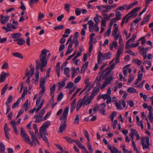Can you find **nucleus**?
<instances>
[{
  "instance_id": "40",
  "label": "nucleus",
  "mask_w": 153,
  "mask_h": 153,
  "mask_svg": "<svg viewBox=\"0 0 153 153\" xmlns=\"http://www.w3.org/2000/svg\"><path fill=\"white\" fill-rule=\"evenodd\" d=\"M74 84L73 82H70L67 84L66 87H65V88H72Z\"/></svg>"
},
{
  "instance_id": "49",
  "label": "nucleus",
  "mask_w": 153,
  "mask_h": 153,
  "mask_svg": "<svg viewBox=\"0 0 153 153\" xmlns=\"http://www.w3.org/2000/svg\"><path fill=\"white\" fill-rule=\"evenodd\" d=\"M123 51V50L122 49H121L120 48H118L116 56H119L120 57V54L122 53Z\"/></svg>"
},
{
  "instance_id": "62",
  "label": "nucleus",
  "mask_w": 153,
  "mask_h": 153,
  "mask_svg": "<svg viewBox=\"0 0 153 153\" xmlns=\"http://www.w3.org/2000/svg\"><path fill=\"white\" fill-rule=\"evenodd\" d=\"M94 20L96 23V24L94 26H96L97 25L98 23V22L100 20V19L97 17H95L94 18Z\"/></svg>"
},
{
  "instance_id": "56",
  "label": "nucleus",
  "mask_w": 153,
  "mask_h": 153,
  "mask_svg": "<svg viewBox=\"0 0 153 153\" xmlns=\"http://www.w3.org/2000/svg\"><path fill=\"white\" fill-rule=\"evenodd\" d=\"M75 13L76 16H78L81 13V11L80 10V8H77L76 9Z\"/></svg>"
},
{
  "instance_id": "47",
  "label": "nucleus",
  "mask_w": 153,
  "mask_h": 153,
  "mask_svg": "<svg viewBox=\"0 0 153 153\" xmlns=\"http://www.w3.org/2000/svg\"><path fill=\"white\" fill-rule=\"evenodd\" d=\"M84 135L86 138L87 139L88 141H89L90 139L89 138V134L87 131L84 130Z\"/></svg>"
},
{
  "instance_id": "16",
  "label": "nucleus",
  "mask_w": 153,
  "mask_h": 153,
  "mask_svg": "<svg viewBox=\"0 0 153 153\" xmlns=\"http://www.w3.org/2000/svg\"><path fill=\"white\" fill-rule=\"evenodd\" d=\"M13 41H17V44L20 45H23L25 42V41L21 38L14 39Z\"/></svg>"
},
{
  "instance_id": "50",
  "label": "nucleus",
  "mask_w": 153,
  "mask_h": 153,
  "mask_svg": "<svg viewBox=\"0 0 153 153\" xmlns=\"http://www.w3.org/2000/svg\"><path fill=\"white\" fill-rule=\"evenodd\" d=\"M118 30V28L117 26H116V27H115L114 30H113V33H112V36H114L117 34V31Z\"/></svg>"
},
{
  "instance_id": "18",
  "label": "nucleus",
  "mask_w": 153,
  "mask_h": 153,
  "mask_svg": "<svg viewBox=\"0 0 153 153\" xmlns=\"http://www.w3.org/2000/svg\"><path fill=\"white\" fill-rule=\"evenodd\" d=\"M12 54L14 57L19 58L21 59H22L23 57L22 54L18 52L13 53H12Z\"/></svg>"
},
{
  "instance_id": "36",
  "label": "nucleus",
  "mask_w": 153,
  "mask_h": 153,
  "mask_svg": "<svg viewBox=\"0 0 153 153\" xmlns=\"http://www.w3.org/2000/svg\"><path fill=\"white\" fill-rule=\"evenodd\" d=\"M64 5L65 10L68 13H69L70 11L69 7L71 6V5L68 3H67L65 4Z\"/></svg>"
},
{
  "instance_id": "31",
  "label": "nucleus",
  "mask_w": 153,
  "mask_h": 153,
  "mask_svg": "<svg viewBox=\"0 0 153 153\" xmlns=\"http://www.w3.org/2000/svg\"><path fill=\"white\" fill-rule=\"evenodd\" d=\"M69 70L70 69L69 68H66L64 69V74L68 77H69L70 76L69 74Z\"/></svg>"
},
{
  "instance_id": "23",
  "label": "nucleus",
  "mask_w": 153,
  "mask_h": 153,
  "mask_svg": "<svg viewBox=\"0 0 153 153\" xmlns=\"http://www.w3.org/2000/svg\"><path fill=\"white\" fill-rule=\"evenodd\" d=\"M13 100V97L11 95H10L7 99V101L6 102V105H9V104L12 102Z\"/></svg>"
},
{
  "instance_id": "37",
  "label": "nucleus",
  "mask_w": 153,
  "mask_h": 153,
  "mask_svg": "<svg viewBox=\"0 0 153 153\" xmlns=\"http://www.w3.org/2000/svg\"><path fill=\"white\" fill-rule=\"evenodd\" d=\"M9 19V16H6L4 19H2L1 21V22L2 24H4L5 22L7 21Z\"/></svg>"
},
{
  "instance_id": "30",
  "label": "nucleus",
  "mask_w": 153,
  "mask_h": 153,
  "mask_svg": "<svg viewBox=\"0 0 153 153\" xmlns=\"http://www.w3.org/2000/svg\"><path fill=\"white\" fill-rule=\"evenodd\" d=\"M115 65L114 63H113L111 64L109 66L106 68L105 69V71H107L111 70L113 69L115 67Z\"/></svg>"
},
{
  "instance_id": "5",
  "label": "nucleus",
  "mask_w": 153,
  "mask_h": 153,
  "mask_svg": "<svg viewBox=\"0 0 153 153\" xmlns=\"http://www.w3.org/2000/svg\"><path fill=\"white\" fill-rule=\"evenodd\" d=\"M140 7H135L130 12L128 13L125 16H126V17H127V18L125 20V23H127L129 19L132 17L138 10H140Z\"/></svg>"
},
{
  "instance_id": "61",
  "label": "nucleus",
  "mask_w": 153,
  "mask_h": 153,
  "mask_svg": "<svg viewBox=\"0 0 153 153\" xmlns=\"http://www.w3.org/2000/svg\"><path fill=\"white\" fill-rule=\"evenodd\" d=\"M63 97V94L62 92H61L60 93V94H59V96H58L57 100V101H60L62 99V97Z\"/></svg>"
},
{
  "instance_id": "42",
  "label": "nucleus",
  "mask_w": 153,
  "mask_h": 153,
  "mask_svg": "<svg viewBox=\"0 0 153 153\" xmlns=\"http://www.w3.org/2000/svg\"><path fill=\"white\" fill-rule=\"evenodd\" d=\"M25 73L26 76H28L27 78L26 81V82L29 84L30 83V77L31 76L29 75V72H26Z\"/></svg>"
},
{
  "instance_id": "3",
  "label": "nucleus",
  "mask_w": 153,
  "mask_h": 153,
  "mask_svg": "<svg viewBox=\"0 0 153 153\" xmlns=\"http://www.w3.org/2000/svg\"><path fill=\"white\" fill-rule=\"evenodd\" d=\"M103 75L102 79H105V81L111 83L113 79V72L111 73V70L107 71Z\"/></svg>"
},
{
  "instance_id": "19",
  "label": "nucleus",
  "mask_w": 153,
  "mask_h": 153,
  "mask_svg": "<svg viewBox=\"0 0 153 153\" xmlns=\"http://www.w3.org/2000/svg\"><path fill=\"white\" fill-rule=\"evenodd\" d=\"M131 133L130 134L129 136L132 139V141L134 140H133L134 135L135 133L137 132V131L135 129L131 128Z\"/></svg>"
},
{
  "instance_id": "45",
  "label": "nucleus",
  "mask_w": 153,
  "mask_h": 153,
  "mask_svg": "<svg viewBox=\"0 0 153 153\" xmlns=\"http://www.w3.org/2000/svg\"><path fill=\"white\" fill-rule=\"evenodd\" d=\"M106 104L105 103H103L101 104H100V107L99 109V110H102L105 109V108L106 107Z\"/></svg>"
},
{
  "instance_id": "41",
  "label": "nucleus",
  "mask_w": 153,
  "mask_h": 153,
  "mask_svg": "<svg viewBox=\"0 0 153 153\" xmlns=\"http://www.w3.org/2000/svg\"><path fill=\"white\" fill-rule=\"evenodd\" d=\"M47 129V128L42 125L39 129V133H45Z\"/></svg>"
},
{
  "instance_id": "35",
  "label": "nucleus",
  "mask_w": 153,
  "mask_h": 153,
  "mask_svg": "<svg viewBox=\"0 0 153 153\" xmlns=\"http://www.w3.org/2000/svg\"><path fill=\"white\" fill-rule=\"evenodd\" d=\"M56 85L55 84H53L51 88H50V94L52 95L54 94L55 90Z\"/></svg>"
},
{
  "instance_id": "27",
  "label": "nucleus",
  "mask_w": 153,
  "mask_h": 153,
  "mask_svg": "<svg viewBox=\"0 0 153 153\" xmlns=\"http://www.w3.org/2000/svg\"><path fill=\"white\" fill-rule=\"evenodd\" d=\"M63 138L67 142L70 143H72L74 142V140L72 139L71 138L66 136L63 137Z\"/></svg>"
},
{
  "instance_id": "59",
  "label": "nucleus",
  "mask_w": 153,
  "mask_h": 153,
  "mask_svg": "<svg viewBox=\"0 0 153 153\" xmlns=\"http://www.w3.org/2000/svg\"><path fill=\"white\" fill-rule=\"evenodd\" d=\"M45 112V107L43 108L39 112V115L42 116L44 114Z\"/></svg>"
},
{
  "instance_id": "9",
  "label": "nucleus",
  "mask_w": 153,
  "mask_h": 153,
  "mask_svg": "<svg viewBox=\"0 0 153 153\" xmlns=\"http://www.w3.org/2000/svg\"><path fill=\"white\" fill-rule=\"evenodd\" d=\"M102 98L104 100L107 99L106 103L107 104H108L111 102V97L109 94H102Z\"/></svg>"
},
{
  "instance_id": "52",
  "label": "nucleus",
  "mask_w": 153,
  "mask_h": 153,
  "mask_svg": "<svg viewBox=\"0 0 153 153\" xmlns=\"http://www.w3.org/2000/svg\"><path fill=\"white\" fill-rule=\"evenodd\" d=\"M79 117L78 115H77L74 119V122L77 124H78L79 122Z\"/></svg>"
},
{
  "instance_id": "44",
  "label": "nucleus",
  "mask_w": 153,
  "mask_h": 153,
  "mask_svg": "<svg viewBox=\"0 0 153 153\" xmlns=\"http://www.w3.org/2000/svg\"><path fill=\"white\" fill-rule=\"evenodd\" d=\"M50 124V122L49 121H47L44 123L42 126L47 128Z\"/></svg>"
},
{
  "instance_id": "22",
  "label": "nucleus",
  "mask_w": 153,
  "mask_h": 153,
  "mask_svg": "<svg viewBox=\"0 0 153 153\" xmlns=\"http://www.w3.org/2000/svg\"><path fill=\"white\" fill-rule=\"evenodd\" d=\"M88 64V62H86L85 64H83L82 66L81 69L82 72H84L86 68L87 67Z\"/></svg>"
},
{
  "instance_id": "60",
  "label": "nucleus",
  "mask_w": 153,
  "mask_h": 153,
  "mask_svg": "<svg viewBox=\"0 0 153 153\" xmlns=\"http://www.w3.org/2000/svg\"><path fill=\"white\" fill-rule=\"evenodd\" d=\"M115 105L117 109L120 110H121L123 109V108L121 107V105L118 102H116Z\"/></svg>"
},
{
  "instance_id": "15",
  "label": "nucleus",
  "mask_w": 153,
  "mask_h": 153,
  "mask_svg": "<svg viewBox=\"0 0 153 153\" xmlns=\"http://www.w3.org/2000/svg\"><path fill=\"white\" fill-rule=\"evenodd\" d=\"M10 123L12 125L14 132L16 134H17L18 132L17 129V127L16 125V121L14 120H12L10 122Z\"/></svg>"
},
{
  "instance_id": "58",
  "label": "nucleus",
  "mask_w": 153,
  "mask_h": 153,
  "mask_svg": "<svg viewBox=\"0 0 153 153\" xmlns=\"http://www.w3.org/2000/svg\"><path fill=\"white\" fill-rule=\"evenodd\" d=\"M45 80L44 79H41L40 80V86H44Z\"/></svg>"
},
{
  "instance_id": "53",
  "label": "nucleus",
  "mask_w": 153,
  "mask_h": 153,
  "mask_svg": "<svg viewBox=\"0 0 153 153\" xmlns=\"http://www.w3.org/2000/svg\"><path fill=\"white\" fill-rule=\"evenodd\" d=\"M85 102H83V100L80 99L78 101L77 104L80 106L82 107V105H85Z\"/></svg>"
},
{
  "instance_id": "14",
  "label": "nucleus",
  "mask_w": 153,
  "mask_h": 153,
  "mask_svg": "<svg viewBox=\"0 0 153 153\" xmlns=\"http://www.w3.org/2000/svg\"><path fill=\"white\" fill-rule=\"evenodd\" d=\"M39 135L43 140L45 142L47 141L48 140L46 136H48V134L47 132L45 133H39Z\"/></svg>"
},
{
  "instance_id": "11",
  "label": "nucleus",
  "mask_w": 153,
  "mask_h": 153,
  "mask_svg": "<svg viewBox=\"0 0 153 153\" xmlns=\"http://www.w3.org/2000/svg\"><path fill=\"white\" fill-rule=\"evenodd\" d=\"M4 132L5 136L6 138L8 140H9L10 138L8 135L7 123L5 124L4 127Z\"/></svg>"
},
{
  "instance_id": "38",
  "label": "nucleus",
  "mask_w": 153,
  "mask_h": 153,
  "mask_svg": "<svg viewBox=\"0 0 153 153\" xmlns=\"http://www.w3.org/2000/svg\"><path fill=\"white\" fill-rule=\"evenodd\" d=\"M7 87L8 85L7 84H6L1 90V95H3L4 94L7 89Z\"/></svg>"
},
{
  "instance_id": "12",
  "label": "nucleus",
  "mask_w": 153,
  "mask_h": 153,
  "mask_svg": "<svg viewBox=\"0 0 153 153\" xmlns=\"http://www.w3.org/2000/svg\"><path fill=\"white\" fill-rule=\"evenodd\" d=\"M73 46V42L71 41L69 43L67 51L66 52L65 55L67 56L68 54H70L72 52L73 50L72 49H71Z\"/></svg>"
},
{
  "instance_id": "17",
  "label": "nucleus",
  "mask_w": 153,
  "mask_h": 153,
  "mask_svg": "<svg viewBox=\"0 0 153 153\" xmlns=\"http://www.w3.org/2000/svg\"><path fill=\"white\" fill-rule=\"evenodd\" d=\"M34 117L36 118V120L35 121V122L36 123H40L42 120V116L39 115L38 114L35 115Z\"/></svg>"
},
{
  "instance_id": "29",
  "label": "nucleus",
  "mask_w": 153,
  "mask_h": 153,
  "mask_svg": "<svg viewBox=\"0 0 153 153\" xmlns=\"http://www.w3.org/2000/svg\"><path fill=\"white\" fill-rule=\"evenodd\" d=\"M21 35L20 33H14L12 34V37L13 39H16L20 37Z\"/></svg>"
},
{
  "instance_id": "32",
  "label": "nucleus",
  "mask_w": 153,
  "mask_h": 153,
  "mask_svg": "<svg viewBox=\"0 0 153 153\" xmlns=\"http://www.w3.org/2000/svg\"><path fill=\"white\" fill-rule=\"evenodd\" d=\"M111 54V52H108L107 53L104 54L103 60L110 59V55Z\"/></svg>"
},
{
  "instance_id": "6",
  "label": "nucleus",
  "mask_w": 153,
  "mask_h": 153,
  "mask_svg": "<svg viewBox=\"0 0 153 153\" xmlns=\"http://www.w3.org/2000/svg\"><path fill=\"white\" fill-rule=\"evenodd\" d=\"M20 134L22 138L25 142L27 141L28 140L30 139L25 130L22 128H20Z\"/></svg>"
},
{
  "instance_id": "20",
  "label": "nucleus",
  "mask_w": 153,
  "mask_h": 153,
  "mask_svg": "<svg viewBox=\"0 0 153 153\" xmlns=\"http://www.w3.org/2000/svg\"><path fill=\"white\" fill-rule=\"evenodd\" d=\"M99 74L100 75L99 76H97L94 81L95 82L97 83L99 81L101 80V78L102 75H103V72L100 71L99 73Z\"/></svg>"
},
{
  "instance_id": "54",
  "label": "nucleus",
  "mask_w": 153,
  "mask_h": 153,
  "mask_svg": "<svg viewBox=\"0 0 153 153\" xmlns=\"http://www.w3.org/2000/svg\"><path fill=\"white\" fill-rule=\"evenodd\" d=\"M64 27V25H59L54 27V29L55 30H58L62 29Z\"/></svg>"
},
{
  "instance_id": "4",
  "label": "nucleus",
  "mask_w": 153,
  "mask_h": 153,
  "mask_svg": "<svg viewBox=\"0 0 153 153\" xmlns=\"http://www.w3.org/2000/svg\"><path fill=\"white\" fill-rule=\"evenodd\" d=\"M141 144L143 149H149V140L148 137H143L141 140Z\"/></svg>"
},
{
  "instance_id": "21",
  "label": "nucleus",
  "mask_w": 153,
  "mask_h": 153,
  "mask_svg": "<svg viewBox=\"0 0 153 153\" xmlns=\"http://www.w3.org/2000/svg\"><path fill=\"white\" fill-rule=\"evenodd\" d=\"M5 150V146L3 143L0 142V152L4 153Z\"/></svg>"
},
{
  "instance_id": "24",
  "label": "nucleus",
  "mask_w": 153,
  "mask_h": 153,
  "mask_svg": "<svg viewBox=\"0 0 153 153\" xmlns=\"http://www.w3.org/2000/svg\"><path fill=\"white\" fill-rule=\"evenodd\" d=\"M28 100H26L23 104V108H25V110L27 111L29 109V107L28 106Z\"/></svg>"
},
{
  "instance_id": "39",
  "label": "nucleus",
  "mask_w": 153,
  "mask_h": 153,
  "mask_svg": "<svg viewBox=\"0 0 153 153\" xmlns=\"http://www.w3.org/2000/svg\"><path fill=\"white\" fill-rule=\"evenodd\" d=\"M127 7V5L126 4H124L122 6L120 7H118L117 9L116 10V11L118 10H119L120 11L123 10H124V9H125Z\"/></svg>"
},
{
  "instance_id": "55",
  "label": "nucleus",
  "mask_w": 153,
  "mask_h": 153,
  "mask_svg": "<svg viewBox=\"0 0 153 153\" xmlns=\"http://www.w3.org/2000/svg\"><path fill=\"white\" fill-rule=\"evenodd\" d=\"M37 138V137L34 134V133H32V137H31V139L32 142L33 143H35V140Z\"/></svg>"
},
{
  "instance_id": "43",
  "label": "nucleus",
  "mask_w": 153,
  "mask_h": 153,
  "mask_svg": "<svg viewBox=\"0 0 153 153\" xmlns=\"http://www.w3.org/2000/svg\"><path fill=\"white\" fill-rule=\"evenodd\" d=\"M117 115L116 112L113 111L109 116V117L111 119L112 121H113L114 117Z\"/></svg>"
},
{
  "instance_id": "25",
  "label": "nucleus",
  "mask_w": 153,
  "mask_h": 153,
  "mask_svg": "<svg viewBox=\"0 0 153 153\" xmlns=\"http://www.w3.org/2000/svg\"><path fill=\"white\" fill-rule=\"evenodd\" d=\"M141 51L142 53L141 54V53L140 54L141 55H143V59L144 60L146 59L147 56V55L146 54V52H145L144 48L143 47L141 49Z\"/></svg>"
},
{
  "instance_id": "8",
  "label": "nucleus",
  "mask_w": 153,
  "mask_h": 153,
  "mask_svg": "<svg viewBox=\"0 0 153 153\" xmlns=\"http://www.w3.org/2000/svg\"><path fill=\"white\" fill-rule=\"evenodd\" d=\"M100 86L101 84L100 83H99L97 84L96 86L94 88L93 90V93L90 96L91 97L94 96L98 93L99 92V90Z\"/></svg>"
},
{
  "instance_id": "1",
  "label": "nucleus",
  "mask_w": 153,
  "mask_h": 153,
  "mask_svg": "<svg viewBox=\"0 0 153 153\" xmlns=\"http://www.w3.org/2000/svg\"><path fill=\"white\" fill-rule=\"evenodd\" d=\"M47 50L45 49H43L41 51L39 56L40 60L41 62V64L40 65L39 61L37 59L36 62V70L37 71L39 70V68L41 72L43 71L44 68L47 66V61L46 60L47 56Z\"/></svg>"
},
{
  "instance_id": "33",
  "label": "nucleus",
  "mask_w": 153,
  "mask_h": 153,
  "mask_svg": "<svg viewBox=\"0 0 153 153\" xmlns=\"http://www.w3.org/2000/svg\"><path fill=\"white\" fill-rule=\"evenodd\" d=\"M21 98H19L17 101L14 103H13L12 106V108H14L17 106H18L19 103H20Z\"/></svg>"
},
{
  "instance_id": "64",
  "label": "nucleus",
  "mask_w": 153,
  "mask_h": 153,
  "mask_svg": "<svg viewBox=\"0 0 153 153\" xmlns=\"http://www.w3.org/2000/svg\"><path fill=\"white\" fill-rule=\"evenodd\" d=\"M55 145L58 149H59L60 150V151H61V152H64L63 149L61 147V146L60 145L57 144H56V143L55 144Z\"/></svg>"
},
{
  "instance_id": "7",
  "label": "nucleus",
  "mask_w": 153,
  "mask_h": 153,
  "mask_svg": "<svg viewBox=\"0 0 153 153\" xmlns=\"http://www.w3.org/2000/svg\"><path fill=\"white\" fill-rule=\"evenodd\" d=\"M9 75V74L8 72H5L2 71L0 75V82L2 83L4 82L5 80L6 77Z\"/></svg>"
},
{
  "instance_id": "10",
  "label": "nucleus",
  "mask_w": 153,
  "mask_h": 153,
  "mask_svg": "<svg viewBox=\"0 0 153 153\" xmlns=\"http://www.w3.org/2000/svg\"><path fill=\"white\" fill-rule=\"evenodd\" d=\"M143 76V73L140 71H139L138 72L137 78L136 79L135 81V84L137 85L140 81H141L142 77Z\"/></svg>"
},
{
  "instance_id": "34",
  "label": "nucleus",
  "mask_w": 153,
  "mask_h": 153,
  "mask_svg": "<svg viewBox=\"0 0 153 153\" xmlns=\"http://www.w3.org/2000/svg\"><path fill=\"white\" fill-rule=\"evenodd\" d=\"M45 17L44 14L42 13L41 12H40L39 13L38 17L37 19L38 21H39Z\"/></svg>"
},
{
  "instance_id": "57",
  "label": "nucleus",
  "mask_w": 153,
  "mask_h": 153,
  "mask_svg": "<svg viewBox=\"0 0 153 153\" xmlns=\"http://www.w3.org/2000/svg\"><path fill=\"white\" fill-rule=\"evenodd\" d=\"M64 17V15L62 14L61 15L58 16L57 18V19L58 22H60L62 21V19Z\"/></svg>"
},
{
  "instance_id": "13",
  "label": "nucleus",
  "mask_w": 153,
  "mask_h": 153,
  "mask_svg": "<svg viewBox=\"0 0 153 153\" xmlns=\"http://www.w3.org/2000/svg\"><path fill=\"white\" fill-rule=\"evenodd\" d=\"M104 56V54H103L101 53V51H99L97 57V62L99 64H100L101 59L102 58V59H103Z\"/></svg>"
},
{
  "instance_id": "51",
  "label": "nucleus",
  "mask_w": 153,
  "mask_h": 153,
  "mask_svg": "<svg viewBox=\"0 0 153 153\" xmlns=\"http://www.w3.org/2000/svg\"><path fill=\"white\" fill-rule=\"evenodd\" d=\"M134 75L133 74L130 75L129 76L128 82L129 83L131 82L134 79Z\"/></svg>"
},
{
  "instance_id": "26",
  "label": "nucleus",
  "mask_w": 153,
  "mask_h": 153,
  "mask_svg": "<svg viewBox=\"0 0 153 153\" xmlns=\"http://www.w3.org/2000/svg\"><path fill=\"white\" fill-rule=\"evenodd\" d=\"M127 91L128 92L132 93H137V90L134 88L132 87L128 88L127 89Z\"/></svg>"
},
{
  "instance_id": "46",
  "label": "nucleus",
  "mask_w": 153,
  "mask_h": 153,
  "mask_svg": "<svg viewBox=\"0 0 153 153\" xmlns=\"http://www.w3.org/2000/svg\"><path fill=\"white\" fill-rule=\"evenodd\" d=\"M110 83L108 82L105 81L104 83L102 85V86L100 87V89L102 90L103 88H105Z\"/></svg>"
},
{
  "instance_id": "2",
  "label": "nucleus",
  "mask_w": 153,
  "mask_h": 153,
  "mask_svg": "<svg viewBox=\"0 0 153 153\" xmlns=\"http://www.w3.org/2000/svg\"><path fill=\"white\" fill-rule=\"evenodd\" d=\"M69 108V107H66L64 110L62 115L60 117V120H63L61 123L59 128V133H62L66 128L67 117L68 112Z\"/></svg>"
},
{
  "instance_id": "48",
  "label": "nucleus",
  "mask_w": 153,
  "mask_h": 153,
  "mask_svg": "<svg viewBox=\"0 0 153 153\" xmlns=\"http://www.w3.org/2000/svg\"><path fill=\"white\" fill-rule=\"evenodd\" d=\"M133 62L138 65H140L141 64V61L138 59H134L133 60Z\"/></svg>"
},
{
  "instance_id": "28",
  "label": "nucleus",
  "mask_w": 153,
  "mask_h": 153,
  "mask_svg": "<svg viewBox=\"0 0 153 153\" xmlns=\"http://www.w3.org/2000/svg\"><path fill=\"white\" fill-rule=\"evenodd\" d=\"M148 117L151 123L153 122V114L152 112H149Z\"/></svg>"
},
{
  "instance_id": "63",
  "label": "nucleus",
  "mask_w": 153,
  "mask_h": 153,
  "mask_svg": "<svg viewBox=\"0 0 153 153\" xmlns=\"http://www.w3.org/2000/svg\"><path fill=\"white\" fill-rule=\"evenodd\" d=\"M20 3L21 5V6L20 7V8L23 10H26V8L25 5H24L22 1H21L20 2Z\"/></svg>"
}]
</instances>
